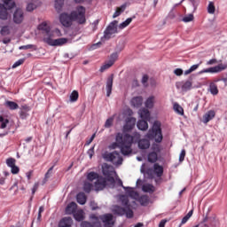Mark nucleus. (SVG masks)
<instances>
[{
  "label": "nucleus",
  "instance_id": "nucleus-59",
  "mask_svg": "<svg viewBox=\"0 0 227 227\" xmlns=\"http://www.w3.org/2000/svg\"><path fill=\"white\" fill-rule=\"evenodd\" d=\"M87 153H88L90 159H92L93 155L95 154V146H93L90 149H89Z\"/></svg>",
  "mask_w": 227,
  "mask_h": 227
},
{
  "label": "nucleus",
  "instance_id": "nucleus-2",
  "mask_svg": "<svg viewBox=\"0 0 227 227\" xmlns=\"http://www.w3.org/2000/svg\"><path fill=\"white\" fill-rule=\"evenodd\" d=\"M134 143V137L129 134L117 133L115 135V142L110 145L111 150H116L120 148L121 153L124 156L130 155L132 153V144Z\"/></svg>",
  "mask_w": 227,
  "mask_h": 227
},
{
  "label": "nucleus",
  "instance_id": "nucleus-21",
  "mask_svg": "<svg viewBox=\"0 0 227 227\" xmlns=\"http://www.w3.org/2000/svg\"><path fill=\"white\" fill-rule=\"evenodd\" d=\"M77 210V204L75 202H70L66 207V214L72 215Z\"/></svg>",
  "mask_w": 227,
  "mask_h": 227
},
{
  "label": "nucleus",
  "instance_id": "nucleus-25",
  "mask_svg": "<svg viewBox=\"0 0 227 227\" xmlns=\"http://www.w3.org/2000/svg\"><path fill=\"white\" fill-rule=\"evenodd\" d=\"M153 169H154V173L158 178H160V176H162V175H164V168L162 166L159 165L158 163H154Z\"/></svg>",
  "mask_w": 227,
  "mask_h": 227
},
{
  "label": "nucleus",
  "instance_id": "nucleus-15",
  "mask_svg": "<svg viewBox=\"0 0 227 227\" xmlns=\"http://www.w3.org/2000/svg\"><path fill=\"white\" fill-rule=\"evenodd\" d=\"M106 185H107V181L100 176L94 184L95 191H104Z\"/></svg>",
  "mask_w": 227,
  "mask_h": 227
},
{
  "label": "nucleus",
  "instance_id": "nucleus-17",
  "mask_svg": "<svg viewBox=\"0 0 227 227\" xmlns=\"http://www.w3.org/2000/svg\"><path fill=\"white\" fill-rule=\"evenodd\" d=\"M39 31H43V35L44 36H51L52 33H51V27L47 25L46 22H43L38 26Z\"/></svg>",
  "mask_w": 227,
  "mask_h": 227
},
{
  "label": "nucleus",
  "instance_id": "nucleus-46",
  "mask_svg": "<svg viewBox=\"0 0 227 227\" xmlns=\"http://www.w3.org/2000/svg\"><path fill=\"white\" fill-rule=\"evenodd\" d=\"M0 34L2 36H7V35H10V27L4 26L0 30Z\"/></svg>",
  "mask_w": 227,
  "mask_h": 227
},
{
  "label": "nucleus",
  "instance_id": "nucleus-51",
  "mask_svg": "<svg viewBox=\"0 0 227 227\" xmlns=\"http://www.w3.org/2000/svg\"><path fill=\"white\" fill-rule=\"evenodd\" d=\"M114 121V119H113V117L108 118L105 122V128L111 129V127H113Z\"/></svg>",
  "mask_w": 227,
  "mask_h": 227
},
{
  "label": "nucleus",
  "instance_id": "nucleus-45",
  "mask_svg": "<svg viewBox=\"0 0 227 227\" xmlns=\"http://www.w3.org/2000/svg\"><path fill=\"white\" fill-rule=\"evenodd\" d=\"M54 169V166H52L51 168H50L48 169V171L45 173L44 175V179L43 182L45 184V182H47V180H49V178H51V176H52V170Z\"/></svg>",
  "mask_w": 227,
  "mask_h": 227
},
{
  "label": "nucleus",
  "instance_id": "nucleus-43",
  "mask_svg": "<svg viewBox=\"0 0 227 227\" xmlns=\"http://www.w3.org/2000/svg\"><path fill=\"white\" fill-rule=\"evenodd\" d=\"M63 4H65V0H55V9L57 10V12H61Z\"/></svg>",
  "mask_w": 227,
  "mask_h": 227
},
{
  "label": "nucleus",
  "instance_id": "nucleus-6",
  "mask_svg": "<svg viewBox=\"0 0 227 227\" xmlns=\"http://www.w3.org/2000/svg\"><path fill=\"white\" fill-rule=\"evenodd\" d=\"M112 211L115 215H126L128 219H132V217H134V211H132V208L122 207L121 206L115 205L113 206Z\"/></svg>",
  "mask_w": 227,
  "mask_h": 227
},
{
  "label": "nucleus",
  "instance_id": "nucleus-35",
  "mask_svg": "<svg viewBox=\"0 0 227 227\" xmlns=\"http://www.w3.org/2000/svg\"><path fill=\"white\" fill-rule=\"evenodd\" d=\"M208 91L211 93V95H218L219 94V89H217V85L215 82H211L209 84Z\"/></svg>",
  "mask_w": 227,
  "mask_h": 227
},
{
  "label": "nucleus",
  "instance_id": "nucleus-37",
  "mask_svg": "<svg viewBox=\"0 0 227 227\" xmlns=\"http://www.w3.org/2000/svg\"><path fill=\"white\" fill-rule=\"evenodd\" d=\"M173 109L175 113L180 116H184V108L178 103H174Z\"/></svg>",
  "mask_w": 227,
  "mask_h": 227
},
{
  "label": "nucleus",
  "instance_id": "nucleus-57",
  "mask_svg": "<svg viewBox=\"0 0 227 227\" xmlns=\"http://www.w3.org/2000/svg\"><path fill=\"white\" fill-rule=\"evenodd\" d=\"M24 59H20L19 60H17L13 65H12V68H17V67H20V65L24 64Z\"/></svg>",
  "mask_w": 227,
  "mask_h": 227
},
{
  "label": "nucleus",
  "instance_id": "nucleus-9",
  "mask_svg": "<svg viewBox=\"0 0 227 227\" xmlns=\"http://www.w3.org/2000/svg\"><path fill=\"white\" fill-rule=\"evenodd\" d=\"M152 152H150L147 155L148 162L154 164L156 160H159V153H160V145L153 143L151 147Z\"/></svg>",
  "mask_w": 227,
  "mask_h": 227
},
{
  "label": "nucleus",
  "instance_id": "nucleus-3",
  "mask_svg": "<svg viewBox=\"0 0 227 227\" xmlns=\"http://www.w3.org/2000/svg\"><path fill=\"white\" fill-rule=\"evenodd\" d=\"M145 137L150 141H155V143H162V129H160V122L154 121L151 129L148 130Z\"/></svg>",
  "mask_w": 227,
  "mask_h": 227
},
{
  "label": "nucleus",
  "instance_id": "nucleus-38",
  "mask_svg": "<svg viewBox=\"0 0 227 227\" xmlns=\"http://www.w3.org/2000/svg\"><path fill=\"white\" fill-rule=\"evenodd\" d=\"M192 88V82L191 81H186L183 82L181 85V90L183 91H189V90H191Z\"/></svg>",
  "mask_w": 227,
  "mask_h": 227
},
{
  "label": "nucleus",
  "instance_id": "nucleus-10",
  "mask_svg": "<svg viewBox=\"0 0 227 227\" xmlns=\"http://www.w3.org/2000/svg\"><path fill=\"white\" fill-rule=\"evenodd\" d=\"M103 175L106 177L108 182H111V184H114V176L116 175V171L114 170V168L113 166L105 164L103 166Z\"/></svg>",
  "mask_w": 227,
  "mask_h": 227
},
{
  "label": "nucleus",
  "instance_id": "nucleus-11",
  "mask_svg": "<svg viewBox=\"0 0 227 227\" xmlns=\"http://www.w3.org/2000/svg\"><path fill=\"white\" fill-rule=\"evenodd\" d=\"M223 70H226V65L218 64L215 67L202 69L199 72V74L201 75V74H219V72H223Z\"/></svg>",
  "mask_w": 227,
  "mask_h": 227
},
{
  "label": "nucleus",
  "instance_id": "nucleus-54",
  "mask_svg": "<svg viewBox=\"0 0 227 227\" xmlns=\"http://www.w3.org/2000/svg\"><path fill=\"white\" fill-rule=\"evenodd\" d=\"M20 171V168L14 165L13 167H11V173H12V175H18V173Z\"/></svg>",
  "mask_w": 227,
  "mask_h": 227
},
{
  "label": "nucleus",
  "instance_id": "nucleus-53",
  "mask_svg": "<svg viewBox=\"0 0 227 227\" xmlns=\"http://www.w3.org/2000/svg\"><path fill=\"white\" fill-rule=\"evenodd\" d=\"M34 10H36V5L33 3L27 4V12H33Z\"/></svg>",
  "mask_w": 227,
  "mask_h": 227
},
{
  "label": "nucleus",
  "instance_id": "nucleus-55",
  "mask_svg": "<svg viewBox=\"0 0 227 227\" xmlns=\"http://www.w3.org/2000/svg\"><path fill=\"white\" fill-rule=\"evenodd\" d=\"M143 86H148V74H144L141 80Z\"/></svg>",
  "mask_w": 227,
  "mask_h": 227
},
{
  "label": "nucleus",
  "instance_id": "nucleus-28",
  "mask_svg": "<svg viewBox=\"0 0 227 227\" xmlns=\"http://www.w3.org/2000/svg\"><path fill=\"white\" fill-rule=\"evenodd\" d=\"M116 51L117 52H114L110 55V59L108 60L112 65H114V63L116 62V59H118V53L123 51V47L121 48L117 47Z\"/></svg>",
  "mask_w": 227,
  "mask_h": 227
},
{
  "label": "nucleus",
  "instance_id": "nucleus-36",
  "mask_svg": "<svg viewBox=\"0 0 227 227\" xmlns=\"http://www.w3.org/2000/svg\"><path fill=\"white\" fill-rule=\"evenodd\" d=\"M142 191L144 192L153 193V192H155V186L153 184H144L142 186Z\"/></svg>",
  "mask_w": 227,
  "mask_h": 227
},
{
  "label": "nucleus",
  "instance_id": "nucleus-27",
  "mask_svg": "<svg viewBox=\"0 0 227 227\" xmlns=\"http://www.w3.org/2000/svg\"><path fill=\"white\" fill-rule=\"evenodd\" d=\"M137 127L139 130H148V121L145 119L139 120L137 123Z\"/></svg>",
  "mask_w": 227,
  "mask_h": 227
},
{
  "label": "nucleus",
  "instance_id": "nucleus-23",
  "mask_svg": "<svg viewBox=\"0 0 227 227\" xmlns=\"http://www.w3.org/2000/svg\"><path fill=\"white\" fill-rule=\"evenodd\" d=\"M138 148L140 150H148L150 148V140L146 138H142L138 141Z\"/></svg>",
  "mask_w": 227,
  "mask_h": 227
},
{
  "label": "nucleus",
  "instance_id": "nucleus-48",
  "mask_svg": "<svg viewBox=\"0 0 227 227\" xmlns=\"http://www.w3.org/2000/svg\"><path fill=\"white\" fill-rule=\"evenodd\" d=\"M20 51H27V49H34L36 51V46L35 44H27L19 47Z\"/></svg>",
  "mask_w": 227,
  "mask_h": 227
},
{
  "label": "nucleus",
  "instance_id": "nucleus-16",
  "mask_svg": "<svg viewBox=\"0 0 227 227\" xmlns=\"http://www.w3.org/2000/svg\"><path fill=\"white\" fill-rule=\"evenodd\" d=\"M134 127H136V118L129 117L126 120V123L123 126V130L124 132H130Z\"/></svg>",
  "mask_w": 227,
  "mask_h": 227
},
{
  "label": "nucleus",
  "instance_id": "nucleus-34",
  "mask_svg": "<svg viewBox=\"0 0 227 227\" xmlns=\"http://www.w3.org/2000/svg\"><path fill=\"white\" fill-rule=\"evenodd\" d=\"M4 106L5 107H8V109H10L11 111H15V109H19V104L13 101L7 100L5 101Z\"/></svg>",
  "mask_w": 227,
  "mask_h": 227
},
{
  "label": "nucleus",
  "instance_id": "nucleus-52",
  "mask_svg": "<svg viewBox=\"0 0 227 227\" xmlns=\"http://www.w3.org/2000/svg\"><path fill=\"white\" fill-rule=\"evenodd\" d=\"M194 20V15L188 14L183 18V22H192Z\"/></svg>",
  "mask_w": 227,
  "mask_h": 227
},
{
  "label": "nucleus",
  "instance_id": "nucleus-1",
  "mask_svg": "<svg viewBox=\"0 0 227 227\" xmlns=\"http://www.w3.org/2000/svg\"><path fill=\"white\" fill-rule=\"evenodd\" d=\"M59 22L64 27H70L73 22L86 24V7L79 5L70 14L64 12L59 16Z\"/></svg>",
  "mask_w": 227,
  "mask_h": 227
},
{
  "label": "nucleus",
  "instance_id": "nucleus-61",
  "mask_svg": "<svg viewBox=\"0 0 227 227\" xmlns=\"http://www.w3.org/2000/svg\"><path fill=\"white\" fill-rule=\"evenodd\" d=\"M81 227H93V224H91V223L90 222L84 221L82 222Z\"/></svg>",
  "mask_w": 227,
  "mask_h": 227
},
{
  "label": "nucleus",
  "instance_id": "nucleus-4",
  "mask_svg": "<svg viewBox=\"0 0 227 227\" xmlns=\"http://www.w3.org/2000/svg\"><path fill=\"white\" fill-rule=\"evenodd\" d=\"M4 4H0V19L2 20H8L10 15L9 10L15 8V2L13 0H3Z\"/></svg>",
  "mask_w": 227,
  "mask_h": 227
},
{
  "label": "nucleus",
  "instance_id": "nucleus-39",
  "mask_svg": "<svg viewBox=\"0 0 227 227\" xmlns=\"http://www.w3.org/2000/svg\"><path fill=\"white\" fill-rule=\"evenodd\" d=\"M100 176L97 172H89L87 174V180L89 182H93L94 180H97Z\"/></svg>",
  "mask_w": 227,
  "mask_h": 227
},
{
  "label": "nucleus",
  "instance_id": "nucleus-29",
  "mask_svg": "<svg viewBox=\"0 0 227 227\" xmlns=\"http://www.w3.org/2000/svg\"><path fill=\"white\" fill-rule=\"evenodd\" d=\"M142 207H147L150 203V198L146 195L138 196L137 200Z\"/></svg>",
  "mask_w": 227,
  "mask_h": 227
},
{
  "label": "nucleus",
  "instance_id": "nucleus-47",
  "mask_svg": "<svg viewBox=\"0 0 227 227\" xmlns=\"http://www.w3.org/2000/svg\"><path fill=\"white\" fill-rule=\"evenodd\" d=\"M132 22V18H128L125 21L119 25L120 29H125Z\"/></svg>",
  "mask_w": 227,
  "mask_h": 227
},
{
  "label": "nucleus",
  "instance_id": "nucleus-8",
  "mask_svg": "<svg viewBox=\"0 0 227 227\" xmlns=\"http://www.w3.org/2000/svg\"><path fill=\"white\" fill-rule=\"evenodd\" d=\"M118 33V21H112L104 31L103 38L105 40H111L113 38V35H116Z\"/></svg>",
  "mask_w": 227,
  "mask_h": 227
},
{
  "label": "nucleus",
  "instance_id": "nucleus-12",
  "mask_svg": "<svg viewBox=\"0 0 227 227\" xmlns=\"http://www.w3.org/2000/svg\"><path fill=\"white\" fill-rule=\"evenodd\" d=\"M99 219L102 221L105 227L114 226V216L111 213L99 215Z\"/></svg>",
  "mask_w": 227,
  "mask_h": 227
},
{
  "label": "nucleus",
  "instance_id": "nucleus-63",
  "mask_svg": "<svg viewBox=\"0 0 227 227\" xmlns=\"http://www.w3.org/2000/svg\"><path fill=\"white\" fill-rule=\"evenodd\" d=\"M200 65H201V62H200L199 64H195V65L192 66L190 67L191 72H195V70H198V68H200Z\"/></svg>",
  "mask_w": 227,
  "mask_h": 227
},
{
  "label": "nucleus",
  "instance_id": "nucleus-7",
  "mask_svg": "<svg viewBox=\"0 0 227 227\" xmlns=\"http://www.w3.org/2000/svg\"><path fill=\"white\" fill-rule=\"evenodd\" d=\"M43 42L50 45L51 47H61V45H65L68 42L67 38L62 37L59 39H52V35L49 36H43Z\"/></svg>",
  "mask_w": 227,
  "mask_h": 227
},
{
  "label": "nucleus",
  "instance_id": "nucleus-58",
  "mask_svg": "<svg viewBox=\"0 0 227 227\" xmlns=\"http://www.w3.org/2000/svg\"><path fill=\"white\" fill-rule=\"evenodd\" d=\"M43 210H44L43 206H41L39 207L38 215H37V221L39 222L42 221V213L43 212Z\"/></svg>",
  "mask_w": 227,
  "mask_h": 227
},
{
  "label": "nucleus",
  "instance_id": "nucleus-41",
  "mask_svg": "<svg viewBox=\"0 0 227 227\" xmlns=\"http://www.w3.org/2000/svg\"><path fill=\"white\" fill-rule=\"evenodd\" d=\"M70 102H77L79 100V92L77 90H73L69 96Z\"/></svg>",
  "mask_w": 227,
  "mask_h": 227
},
{
  "label": "nucleus",
  "instance_id": "nucleus-56",
  "mask_svg": "<svg viewBox=\"0 0 227 227\" xmlns=\"http://www.w3.org/2000/svg\"><path fill=\"white\" fill-rule=\"evenodd\" d=\"M185 160V149H182L179 154V162H184Z\"/></svg>",
  "mask_w": 227,
  "mask_h": 227
},
{
  "label": "nucleus",
  "instance_id": "nucleus-33",
  "mask_svg": "<svg viewBox=\"0 0 227 227\" xmlns=\"http://www.w3.org/2000/svg\"><path fill=\"white\" fill-rule=\"evenodd\" d=\"M74 217L75 221H77L78 223L84 221V211L78 210V211L74 212Z\"/></svg>",
  "mask_w": 227,
  "mask_h": 227
},
{
  "label": "nucleus",
  "instance_id": "nucleus-32",
  "mask_svg": "<svg viewBox=\"0 0 227 227\" xmlns=\"http://www.w3.org/2000/svg\"><path fill=\"white\" fill-rule=\"evenodd\" d=\"M120 200H121L122 207H124L125 208H132V207H130L129 197L127 195H121Z\"/></svg>",
  "mask_w": 227,
  "mask_h": 227
},
{
  "label": "nucleus",
  "instance_id": "nucleus-13",
  "mask_svg": "<svg viewBox=\"0 0 227 227\" xmlns=\"http://www.w3.org/2000/svg\"><path fill=\"white\" fill-rule=\"evenodd\" d=\"M8 123H10V120L8 118L0 115V137H4V136L8 135Z\"/></svg>",
  "mask_w": 227,
  "mask_h": 227
},
{
  "label": "nucleus",
  "instance_id": "nucleus-64",
  "mask_svg": "<svg viewBox=\"0 0 227 227\" xmlns=\"http://www.w3.org/2000/svg\"><path fill=\"white\" fill-rule=\"evenodd\" d=\"M26 176H27V180H31V176H33V170L27 172Z\"/></svg>",
  "mask_w": 227,
  "mask_h": 227
},
{
  "label": "nucleus",
  "instance_id": "nucleus-19",
  "mask_svg": "<svg viewBox=\"0 0 227 227\" xmlns=\"http://www.w3.org/2000/svg\"><path fill=\"white\" fill-rule=\"evenodd\" d=\"M214 118H215V112L214 110H209L203 115V123H208V121H211Z\"/></svg>",
  "mask_w": 227,
  "mask_h": 227
},
{
  "label": "nucleus",
  "instance_id": "nucleus-26",
  "mask_svg": "<svg viewBox=\"0 0 227 227\" xmlns=\"http://www.w3.org/2000/svg\"><path fill=\"white\" fill-rule=\"evenodd\" d=\"M59 227H72V218L64 217L59 223Z\"/></svg>",
  "mask_w": 227,
  "mask_h": 227
},
{
  "label": "nucleus",
  "instance_id": "nucleus-5",
  "mask_svg": "<svg viewBox=\"0 0 227 227\" xmlns=\"http://www.w3.org/2000/svg\"><path fill=\"white\" fill-rule=\"evenodd\" d=\"M103 159H105L106 162H112L114 166H121V164H123V158L117 151L104 153Z\"/></svg>",
  "mask_w": 227,
  "mask_h": 227
},
{
  "label": "nucleus",
  "instance_id": "nucleus-24",
  "mask_svg": "<svg viewBox=\"0 0 227 227\" xmlns=\"http://www.w3.org/2000/svg\"><path fill=\"white\" fill-rule=\"evenodd\" d=\"M138 114H139L141 120H146V121H150V111H148V109L141 108L138 111Z\"/></svg>",
  "mask_w": 227,
  "mask_h": 227
},
{
  "label": "nucleus",
  "instance_id": "nucleus-30",
  "mask_svg": "<svg viewBox=\"0 0 227 227\" xmlns=\"http://www.w3.org/2000/svg\"><path fill=\"white\" fill-rule=\"evenodd\" d=\"M127 10V4H123L119 8L116 9L115 12L113 15V19H116V17H120L121 13H123Z\"/></svg>",
  "mask_w": 227,
  "mask_h": 227
},
{
  "label": "nucleus",
  "instance_id": "nucleus-60",
  "mask_svg": "<svg viewBox=\"0 0 227 227\" xmlns=\"http://www.w3.org/2000/svg\"><path fill=\"white\" fill-rule=\"evenodd\" d=\"M95 136H96V134L94 133V134L90 137V138L86 141V143H85V145H86V146H90V145H91V143H93V139H95Z\"/></svg>",
  "mask_w": 227,
  "mask_h": 227
},
{
  "label": "nucleus",
  "instance_id": "nucleus-40",
  "mask_svg": "<svg viewBox=\"0 0 227 227\" xmlns=\"http://www.w3.org/2000/svg\"><path fill=\"white\" fill-rule=\"evenodd\" d=\"M154 100L155 98L153 96L149 97L145 103V107H147V109H152V107H153Z\"/></svg>",
  "mask_w": 227,
  "mask_h": 227
},
{
  "label": "nucleus",
  "instance_id": "nucleus-20",
  "mask_svg": "<svg viewBox=\"0 0 227 227\" xmlns=\"http://www.w3.org/2000/svg\"><path fill=\"white\" fill-rule=\"evenodd\" d=\"M130 104L133 107H141L143 106V97L137 96L131 99Z\"/></svg>",
  "mask_w": 227,
  "mask_h": 227
},
{
  "label": "nucleus",
  "instance_id": "nucleus-49",
  "mask_svg": "<svg viewBox=\"0 0 227 227\" xmlns=\"http://www.w3.org/2000/svg\"><path fill=\"white\" fill-rule=\"evenodd\" d=\"M207 12L213 15V13H215V6L214 5L213 2H209L207 5Z\"/></svg>",
  "mask_w": 227,
  "mask_h": 227
},
{
  "label": "nucleus",
  "instance_id": "nucleus-14",
  "mask_svg": "<svg viewBox=\"0 0 227 227\" xmlns=\"http://www.w3.org/2000/svg\"><path fill=\"white\" fill-rule=\"evenodd\" d=\"M12 20L14 24H22L24 22V11L16 9L12 16Z\"/></svg>",
  "mask_w": 227,
  "mask_h": 227
},
{
  "label": "nucleus",
  "instance_id": "nucleus-44",
  "mask_svg": "<svg viewBox=\"0 0 227 227\" xmlns=\"http://www.w3.org/2000/svg\"><path fill=\"white\" fill-rule=\"evenodd\" d=\"M113 67L112 63L110 61L106 62L99 69V72L104 73L106 70H109Z\"/></svg>",
  "mask_w": 227,
  "mask_h": 227
},
{
  "label": "nucleus",
  "instance_id": "nucleus-42",
  "mask_svg": "<svg viewBox=\"0 0 227 227\" xmlns=\"http://www.w3.org/2000/svg\"><path fill=\"white\" fill-rule=\"evenodd\" d=\"M92 189H93V184L89 183V182H84V184H83L84 192H87L89 194V192H91Z\"/></svg>",
  "mask_w": 227,
  "mask_h": 227
},
{
  "label": "nucleus",
  "instance_id": "nucleus-22",
  "mask_svg": "<svg viewBox=\"0 0 227 227\" xmlns=\"http://www.w3.org/2000/svg\"><path fill=\"white\" fill-rule=\"evenodd\" d=\"M106 88V97H111V93H113V74L107 78Z\"/></svg>",
  "mask_w": 227,
  "mask_h": 227
},
{
  "label": "nucleus",
  "instance_id": "nucleus-50",
  "mask_svg": "<svg viewBox=\"0 0 227 227\" xmlns=\"http://www.w3.org/2000/svg\"><path fill=\"white\" fill-rule=\"evenodd\" d=\"M15 162H17V160L14 158H8L6 160V165L8 166V168H12L15 166Z\"/></svg>",
  "mask_w": 227,
  "mask_h": 227
},
{
  "label": "nucleus",
  "instance_id": "nucleus-62",
  "mask_svg": "<svg viewBox=\"0 0 227 227\" xmlns=\"http://www.w3.org/2000/svg\"><path fill=\"white\" fill-rule=\"evenodd\" d=\"M174 74L177 76H180L184 74V70H182V68H176L174 70Z\"/></svg>",
  "mask_w": 227,
  "mask_h": 227
},
{
  "label": "nucleus",
  "instance_id": "nucleus-31",
  "mask_svg": "<svg viewBox=\"0 0 227 227\" xmlns=\"http://www.w3.org/2000/svg\"><path fill=\"white\" fill-rule=\"evenodd\" d=\"M86 194L84 192H79L76 195V201L79 205H85L86 204Z\"/></svg>",
  "mask_w": 227,
  "mask_h": 227
},
{
  "label": "nucleus",
  "instance_id": "nucleus-18",
  "mask_svg": "<svg viewBox=\"0 0 227 227\" xmlns=\"http://www.w3.org/2000/svg\"><path fill=\"white\" fill-rule=\"evenodd\" d=\"M124 191H126V193L129 198H132V200H137L139 198V193L136 191H134V188L132 187H123Z\"/></svg>",
  "mask_w": 227,
  "mask_h": 227
}]
</instances>
